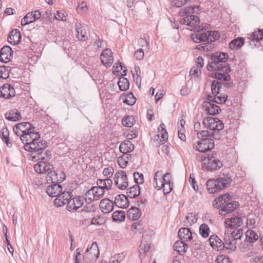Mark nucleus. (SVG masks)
<instances>
[{
  "instance_id": "1",
  "label": "nucleus",
  "mask_w": 263,
  "mask_h": 263,
  "mask_svg": "<svg viewBox=\"0 0 263 263\" xmlns=\"http://www.w3.org/2000/svg\"><path fill=\"white\" fill-rule=\"evenodd\" d=\"M34 169L37 174H46V181L48 182H62L65 178V174L61 172L59 175L53 170V165L46 161H39L34 165Z\"/></svg>"
},
{
  "instance_id": "2",
  "label": "nucleus",
  "mask_w": 263,
  "mask_h": 263,
  "mask_svg": "<svg viewBox=\"0 0 263 263\" xmlns=\"http://www.w3.org/2000/svg\"><path fill=\"white\" fill-rule=\"evenodd\" d=\"M228 55L224 52H216L211 56L212 61L206 66L209 71H221L229 73L231 71L229 65L226 63Z\"/></svg>"
},
{
  "instance_id": "3",
  "label": "nucleus",
  "mask_w": 263,
  "mask_h": 263,
  "mask_svg": "<svg viewBox=\"0 0 263 263\" xmlns=\"http://www.w3.org/2000/svg\"><path fill=\"white\" fill-rule=\"evenodd\" d=\"M211 134L213 133H209L208 130L198 132L197 136L200 140L194 144L193 148L200 152H205L212 149L214 147V139Z\"/></svg>"
},
{
  "instance_id": "4",
  "label": "nucleus",
  "mask_w": 263,
  "mask_h": 263,
  "mask_svg": "<svg viewBox=\"0 0 263 263\" xmlns=\"http://www.w3.org/2000/svg\"><path fill=\"white\" fill-rule=\"evenodd\" d=\"M202 124L204 127L211 131H208L213 138L216 140H219L221 137L220 131L223 129L224 124L220 120L212 117H208L203 119Z\"/></svg>"
},
{
  "instance_id": "5",
  "label": "nucleus",
  "mask_w": 263,
  "mask_h": 263,
  "mask_svg": "<svg viewBox=\"0 0 263 263\" xmlns=\"http://www.w3.org/2000/svg\"><path fill=\"white\" fill-rule=\"evenodd\" d=\"M243 236V230L241 228L235 229L232 232L227 230L224 233L225 245L227 250L232 251L236 249L237 240L240 239Z\"/></svg>"
},
{
  "instance_id": "6",
  "label": "nucleus",
  "mask_w": 263,
  "mask_h": 263,
  "mask_svg": "<svg viewBox=\"0 0 263 263\" xmlns=\"http://www.w3.org/2000/svg\"><path fill=\"white\" fill-rule=\"evenodd\" d=\"M31 136L32 143L25 146V149L29 152H38L44 149L47 146V143L46 141L40 140V134L39 132H34V130L29 132Z\"/></svg>"
},
{
  "instance_id": "7",
  "label": "nucleus",
  "mask_w": 263,
  "mask_h": 263,
  "mask_svg": "<svg viewBox=\"0 0 263 263\" xmlns=\"http://www.w3.org/2000/svg\"><path fill=\"white\" fill-rule=\"evenodd\" d=\"M210 25L208 24H202L195 27L196 32L192 33L191 35V39L195 43H208V37L207 36L206 32H203L204 30L209 28Z\"/></svg>"
},
{
  "instance_id": "8",
  "label": "nucleus",
  "mask_w": 263,
  "mask_h": 263,
  "mask_svg": "<svg viewBox=\"0 0 263 263\" xmlns=\"http://www.w3.org/2000/svg\"><path fill=\"white\" fill-rule=\"evenodd\" d=\"M223 165L221 161L218 159L215 154H212L207 156V161L202 162V166L208 171H217L220 169Z\"/></svg>"
},
{
  "instance_id": "9",
  "label": "nucleus",
  "mask_w": 263,
  "mask_h": 263,
  "mask_svg": "<svg viewBox=\"0 0 263 263\" xmlns=\"http://www.w3.org/2000/svg\"><path fill=\"white\" fill-rule=\"evenodd\" d=\"M173 182L171 173L163 175L162 180H160V184L155 187L157 190L162 189L164 194L170 193L173 189Z\"/></svg>"
},
{
  "instance_id": "10",
  "label": "nucleus",
  "mask_w": 263,
  "mask_h": 263,
  "mask_svg": "<svg viewBox=\"0 0 263 263\" xmlns=\"http://www.w3.org/2000/svg\"><path fill=\"white\" fill-rule=\"evenodd\" d=\"M263 39V30L258 29L252 33L248 34L246 38V43L248 44L252 48L258 47L259 41Z\"/></svg>"
},
{
  "instance_id": "11",
  "label": "nucleus",
  "mask_w": 263,
  "mask_h": 263,
  "mask_svg": "<svg viewBox=\"0 0 263 263\" xmlns=\"http://www.w3.org/2000/svg\"><path fill=\"white\" fill-rule=\"evenodd\" d=\"M100 252L97 242H93L89 248H88L84 255V258L87 262L96 261L99 256Z\"/></svg>"
},
{
  "instance_id": "12",
  "label": "nucleus",
  "mask_w": 263,
  "mask_h": 263,
  "mask_svg": "<svg viewBox=\"0 0 263 263\" xmlns=\"http://www.w3.org/2000/svg\"><path fill=\"white\" fill-rule=\"evenodd\" d=\"M114 180L115 185L119 189L125 190L128 185L126 174L123 171H119L115 174Z\"/></svg>"
},
{
  "instance_id": "13",
  "label": "nucleus",
  "mask_w": 263,
  "mask_h": 263,
  "mask_svg": "<svg viewBox=\"0 0 263 263\" xmlns=\"http://www.w3.org/2000/svg\"><path fill=\"white\" fill-rule=\"evenodd\" d=\"M243 224V219L238 215H233L225 219L224 226L227 229H233L240 227Z\"/></svg>"
},
{
  "instance_id": "14",
  "label": "nucleus",
  "mask_w": 263,
  "mask_h": 263,
  "mask_svg": "<svg viewBox=\"0 0 263 263\" xmlns=\"http://www.w3.org/2000/svg\"><path fill=\"white\" fill-rule=\"evenodd\" d=\"M72 197V195H71V193H70L68 191H63L62 190V193H60V194L54 200V204L57 207H60L66 203L68 204V202L70 199H71Z\"/></svg>"
},
{
  "instance_id": "15",
  "label": "nucleus",
  "mask_w": 263,
  "mask_h": 263,
  "mask_svg": "<svg viewBox=\"0 0 263 263\" xmlns=\"http://www.w3.org/2000/svg\"><path fill=\"white\" fill-rule=\"evenodd\" d=\"M34 129V126L29 122L20 123L13 127V132L17 136Z\"/></svg>"
},
{
  "instance_id": "16",
  "label": "nucleus",
  "mask_w": 263,
  "mask_h": 263,
  "mask_svg": "<svg viewBox=\"0 0 263 263\" xmlns=\"http://www.w3.org/2000/svg\"><path fill=\"white\" fill-rule=\"evenodd\" d=\"M209 241L210 246L215 250L221 251L224 248L227 249V246L224 243V238L223 241H222L217 235H213L210 236Z\"/></svg>"
},
{
  "instance_id": "17",
  "label": "nucleus",
  "mask_w": 263,
  "mask_h": 263,
  "mask_svg": "<svg viewBox=\"0 0 263 263\" xmlns=\"http://www.w3.org/2000/svg\"><path fill=\"white\" fill-rule=\"evenodd\" d=\"M14 88L10 84H4L0 87V97L8 99L15 96Z\"/></svg>"
},
{
  "instance_id": "18",
  "label": "nucleus",
  "mask_w": 263,
  "mask_h": 263,
  "mask_svg": "<svg viewBox=\"0 0 263 263\" xmlns=\"http://www.w3.org/2000/svg\"><path fill=\"white\" fill-rule=\"evenodd\" d=\"M60 182L59 181L58 182L52 183V184L47 186L46 193L49 196L57 198L62 193V190H63L62 185L58 184Z\"/></svg>"
},
{
  "instance_id": "19",
  "label": "nucleus",
  "mask_w": 263,
  "mask_h": 263,
  "mask_svg": "<svg viewBox=\"0 0 263 263\" xmlns=\"http://www.w3.org/2000/svg\"><path fill=\"white\" fill-rule=\"evenodd\" d=\"M113 53L110 49H106L101 54V61L103 64L110 66L114 62Z\"/></svg>"
},
{
  "instance_id": "20",
  "label": "nucleus",
  "mask_w": 263,
  "mask_h": 263,
  "mask_svg": "<svg viewBox=\"0 0 263 263\" xmlns=\"http://www.w3.org/2000/svg\"><path fill=\"white\" fill-rule=\"evenodd\" d=\"M83 204V199L80 196L70 199L67 204V209L69 211L77 210Z\"/></svg>"
},
{
  "instance_id": "21",
  "label": "nucleus",
  "mask_w": 263,
  "mask_h": 263,
  "mask_svg": "<svg viewBox=\"0 0 263 263\" xmlns=\"http://www.w3.org/2000/svg\"><path fill=\"white\" fill-rule=\"evenodd\" d=\"M12 54L13 51L9 46H4L1 48L0 51V61L3 63H7L11 60Z\"/></svg>"
},
{
  "instance_id": "22",
  "label": "nucleus",
  "mask_w": 263,
  "mask_h": 263,
  "mask_svg": "<svg viewBox=\"0 0 263 263\" xmlns=\"http://www.w3.org/2000/svg\"><path fill=\"white\" fill-rule=\"evenodd\" d=\"M238 206V202L235 201L227 203L223 205V207L219 210V213L222 216H224L226 214L234 211V210Z\"/></svg>"
},
{
  "instance_id": "23",
  "label": "nucleus",
  "mask_w": 263,
  "mask_h": 263,
  "mask_svg": "<svg viewBox=\"0 0 263 263\" xmlns=\"http://www.w3.org/2000/svg\"><path fill=\"white\" fill-rule=\"evenodd\" d=\"M114 203L108 198H105L101 200L100 208L104 213H108L113 210Z\"/></svg>"
},
{
  "instance_id": "24",
  "label": "nucleus",
  "mask_w": 263,
  "mask_h": 263,
  "mask_svg": "<svg viewBox=\"0 0 263 263\" xmlns=\"http://www.w3.org/2000/svg\"><path fill=\"white\" fill-rule=\"evenodd\" d=\"M202 106L205 111L210 115H216L221 110L218 105L210 102H203Z\"/></svg>"
},
{
  "instance_id": "25",
  "label": "nucleus",
  "mask_w": 263,
  "mask_h": 263,
  "mask_svg": "<svg viewBox=\"0 0 263 263\" xmlns=\"http://www.w3.org/2000/svg\"><path fill=\"white\" fill-rule=\"evenodd\" d=\"M22 36L18 29L12 30L8 37V41L12 45H15L20 43Z\"/></svg>"
},
{
  "instance_id": "26",
  "label": "nucleus",
  "mask_w": 263,
  "mask_h": 263,
  "mask_svg": "<svg viewBox=\"0 0 263 263\" xmlns=\"http://www.w3.org/2000/svg\"><path fill=\"white\" fill-rule=\"evenodd\" d=\"M44 149L39 151L38 152H32L36 153V155L33 156V158H37L39 161L48 162L51 157V152L49 150H46L43 152Z\"/></svg>"
},
{
  "instance_id": "27",
  "label": "nucleus",
  "mask_w": 263,
  "mask_h": 263,
  "mask_svg": "<svg viewBox=\"0 0 263 263\" xmlns=\"http://www.w3.org/2000/svg\"><path fill=\"white\" fill-rule=\"evenodd\" d=\"M128 198L129 197L127 196L119 194L116 197L114 203L119 208H126L128 206L129 203Z\"/></svg>"
},
{
  "instance_id": "28",
  "label": "nucleus",
  "mask_w": 263,
  "mask_h": 263,
  "mask_svg": "<svg viewBox=\"0 0 263 263\" xmlns=\"http://www.w3.org/2000/svg\"><path fill=\"white\" fill-rule=\"evenodd\" d=\"M217 179H209L206 182V189L209 193L214 194L221 190Z\"/></svg>"
},
{
  "instance_id": "29",
  "label": "nucleus",
  "mask_w": 263,
  "mask_h": 263,
  "mask_svg": "<svg viewBox=\"0 0 263 263\" xmlns=\"http://www.w3.org/2000/svg\"><path fill=\"white\" fill-rule=\"evenodd\" d=\"M179 238L183 241L191 240L192 238V233L187 228H182L179 229L178 233Z\"/></svg>"
},
{
  "instance_id": "30",
  "label": "nucleus",
  "mask_w": 263,
  "mask_h": 263,
  "mask_svg": "<svg viewBox=\"0 0 263 263\" xmlns=\"http://www.w3.org/2000/svg\"><path fill=\"white\" fill-rule=\"evenodd\" d=\"M141 216V212L137 207L132 206L127 212V218L132 220H136Z\"/></svg>"
},
{
  "instance_id": "31",
  "label": "nucleus",
  "mask_w": 263,
  "mask_h": 263,
  "mask_svg": "<svg viewBox=\"0 0 263 263\" xmlns=\"http://www.w3.org/2000/svg\"><path fill=\"white\" fill-rule=\"evenodd\" d=\"M134 145L129 140L122 142L119 146L120 152L124 154H126L132 152L134 149Z\"/></svg>"
},
{
  "instance_id": "32",
  "label": "nucleus",
  "mask_w": 263,
  "mask_h": 263,
  "mask_svg": "<svg viewBox=\"0 0 263 263\" xmlns=\"http://www.w3.org/2000/svg\"><path fill=\"white\" fill-rule=\"evenodd\" d=\"M76 30L77 32V37L81 41H85L87 37V31L85 27L81 23H77L76 24Z\"/></svg>"
},
{
  "instance_id": "33",
  "label": "nucleus",
  "mask_w": 263,
  "mask_h": 263,
  "mask_svg": "<svg viewBox=\"0 0 263 263\" xmlns=\"http://www.w3.org/2000/svg\"><path fill=\"white\" fill-rule=\"evenodd\" d=\"M245 43V39L242 37H238L229 43V48L232 50H237L241 48Z\"/></svg>"
},
{
  "instance_id": "34",
  "label": "nucleus",
  "mask_w": 263,
  "mask_h": 263,
  "mask_svg": "<svg viewBox=\"0 0 263 263\" xmlns=\"http://www.w3.org/2000/svg\"><path fill=\"white\" fill-rule=\"evenodd\" d=\"M98 187L101 188L103 191L104 190H109L112 184V181L109 178L100 179L97 181Z\"/></svg>"
},
{
  "instance_id": "35",
  "label": "nucleus",
  "mask_w": 263,
  "mask_h": 263,
  "mask_svg": "<svg viewBox=\"0 0 263 263\" xmlns=\"http://www.w3.org/2000/svg\"><path fill=\"white\" fill-rule=\"evenodd\" d=\"M5 118L12 121L19 120L21 118L20 112L16 109H13L7 112L5 115Z\"/></svg>"
},
{
  "instance_id": "36",
  "label": "nucleus",
  "mask_w": 263,
  "mask_h": 263,
  "mask_svg": "<svg viewBox=\"0 0 263 263\" xmlns=\"http://www.w3.org/2000/svg\"><path fill=\"white\" fill-rule=\"evenodd\" d=\"M199 7V6L196 5L185 7L180 10L179 14L181 16H188L190 14L195 13L196 12L195 9L198 11Z\"/></svg>"
},
{
  "instance_id": "37",
  "label": "nucleus",
  "mask_w": 263,
  "mask_h": 263,
  "mask_svg": "<svg viewBox=\"0 0 263 263\" xmlns=\"http://www.w3.org/2000/svg\"><path fill=\"white\" fill-rule=\"evenodd\" d=\"M217 180L219 184V188H221L222 190L231 183L232 179L229 175H223L217 178Z\"/></svg>"
},
{
  "instance_id": "38",
  "label": "nucleus",
  "mask_w": 263,
  "mask_h": 263,
  "mask_svg": "<svg viewBox=\"0 0 263 263\" xmlns=\"http://www.w3.org/2000/svg\"><path fill=\"white\" fill-rule=\"evenodd\" d=\"M127 196L130 198H134L140 194V186L135 184L127 190Z\"/></svg>"
},
{
  "instance_id": "39",
  "label": "nucleus",
  "mask_w": 263,
  "mask_h": 263,
  "mask_svg": "<svg viewBox=\"0 0 263 263\" xmlns=\"http://www.w3.org/2000/svg\"><path fill=\"white\" fill-rule=\"evenodd\" d=\"M187 246L183 241H177L174 245V250L180 255H183L186 251Z\"/></svg>"
},
{
  "instance_id": "40",
  "label": "nucleus",
  "mask_w": 263,
  "mask_h": 263,
  "mask_svg": "<svg viewBox=\"0 0 263 263\" xmlns=\"http://www.w3.org/2000/svg\"><path fill=\"white\" fill-rule=\"evenodd\" d=\"M9 132L7 127H5L1 130V137L8 147L12 146V143L10 141Z\"/></svg>"
},
{
  "instance_id": "41",
  "label": "nucleus",
  "mask_w": 263,
  "mask_h": 263,
  "mask_svg": "<svg viewBox=\"0 0 263 263\" xmlns=\"http://www.w3.org/2000/svg\"><path fill=\"white\" fill-rule=\"evenodd\" d=\"M164 127L165 125L163 123L160 124L158 128L159 134L157 135L160 138V141L163 143L166 142L168 139V134Z\"/></svg>"
},
{
  "instance_id": "42",
  "label": "nucleus",
  "mask_w": 263,
  "mask_h": 263,
  "mask_svg": "<svg viewBox=\"0 0 263 263\" xmlns=\"http://www.w3.org/2000/svg\"><path fill=\"white\" fill-rule=\"evenodd\" d=\"M149 249L150 245L143 238L140 245L139 257L140 258L144 257L145 253L149 251Z\"/></svg>"
},
{
  "instance_id": "43",
  "label": "nucleus",
  "mask_w": 263,
  "mask_h": 263,
  "mask_svg": "<svg viewBox=\"0 0 263 263\" xmlns=\"http://www.w3.org/2000/svg\"><path fill=\"white\" fill-rule=\"evenodd\" d=\"M112 220L114 221L120 222L123 221L125 218V213L123 211H116L112 215Z\"/></svg>"
},
{
  "instance_id": "44",
  "label": "nucleus",
  "mask_w": 263,
  "mask_h": 263,
  "mask_svg": "<svg viewBox=\"0 0 263 263\" xmlns=\"http://www.w3.org/2000/svg\"><path fill=\"white\" fill-rule=\"evenodd\" d=\"M119 87L121 91H125L128 89L129 82L126 78L121 77L118 83Z\"/></svg>"
},
{
  "instance_id": "45",
  "label": "nucleus",
  "mask_w": 263,
  "mask_h": 263,
  "mask_svg": "<svg viewBox=\"0 0 263 263\" xmlns=\"http://www.w3.org/2000/svg\"><path fill=\"white\" fill-rule=\"evenodd\" d=\"M18 137H19V139L22 142V143L24 144V148L25 145L32 143V141L31 140V136L29 133V132L23 134Z\"/></svg>"
},
{
  "instance_id": "46",
  "label": "nucleus",
  "mask_w": 263,
  "mask_h": 263,
  "mask_svg": "<svg viewBox=\"0 0 263 263\" xmlns=\"http://www.w3.org/2000/svg\"><path fill=\"white\" fill-rule=\"evenodd\" d=\"M213 78H215L217 80H222L223 81H229L231 77L228 73L223 72H215L213 74Z\"/></svg>"
},
{
  "instance_id": "47",
  "label": "nucleus",
  "mask_w": 263,
  "mask_h": 263,
  "mask_svg": "<svg viewBox=\"0 0 263 263\" xmlns=\"http://www.w3.org/2000/svg\"><path fill=\"white\" fill-rule=\"evenodd\" d=\"M214 48V45L212 44H209V43H202L201 44L198 45L195 49L199 50L200 51H210L212 50Z\"/></svg>"
},
{
  "instance_id": "48",
  "label": "nucleus",
  "mask_w": 263,
  "mask_h": 263,
  "mask_svg": "<svg viewBox=\"0 0 263 263\" xmlns=\"http://www.w3.org/2000/svg\"><path fill=\"white\" fill-rule=\"evenodd\" d=\"M210 232V228L206 223H203L200 225L199 233L203 238H207L209 235Z\"/></svg>"
},
{
  "instance_id": "49",
  "label": "nucleus",
  "mask_w": 263,
  "mask_h": 263,
  "mask_svg": "<svg viewBox=\"0 0 263 263\" xmlns=\"http://www.w3.org/2000/svg\"><path fill=\"white\" fill-rule=\"evenodd\" d=\"M188 18L189 20L188 22V26L191 27H197L200 22L199 18L194 15H188Z\"/></svg>"
},
{
  "instance_id": "50",
  "label": "nucleus",
  "mask_w": 263,
  "mask_h": 263,
  "mask_svg": "<svg viewBox=\"0 0 263 263\" xmlns=\"http://www.w3.org/2000/svg\"><path fill=\"white\" fill-rule=\"evenodd\" d=\"M144 230L143 223L140 222H134L131 228V230L135 233H141Z\"/></svg>"
},
{
  "instance_id": "51",
  "label": "nucleus",
  "mask_w": 263,
  "mask_h": 263,
  "mask_svg": "<svg viewBox=\"0 0 263 263\" xmlns=\"http://www.w3.org/2000/svg\"><path fill=\"white\" fill-rule=\"evenodd\" d=\"M207 36L208 37V43L211 44L212 42L218 40L219 37V34L217 31H206Z\"/></svg>"
},
{
  "instance_id": "52",
  "label": "nucleus",
  "mask_w": 263,
  "mask_h": 263,
  "mask_svg": "<svg viewBox=\"0 0 263 263\" xmlns=\"http://www.w3.org/2000/svg\"><path fill=\"white\" fill-rule=\"evenodd\" d=\"M97 209V206L95 203H92V202L87 201L82 211L88 213H91L95 212Z\"/></svg>"
},
{
  "instance_id": "53",
  "label": "nucleus",
  "mask_w": 263,
  "mask_h": 263,
  "mask_svg": "<svg viewBox=\"0 0 263 263\" xmlns=\"http://www.w3.org/2000/svg\"><path fill=\"white\" fill-rule=\"evenodd\" d=\"M135 121V119L133 116H127L122 119V124L124 126L131 127Z\"/></svg>"
},
{
  "instance_id": "54",
  "label": "nucleus",
  "mask_w": 263,
  "mask_h": 263,
  "mask_svg": "<svg viewBox=\"0 0 263 263\" xmlns=\"http://www.w3.org/2000/svg\"><path fill=\"white\" fill-rule=\"evenodd\" d=\"M136 101V98L135 97L133 92L128 93L125 97L124 102L129 105H134Z\"/></svg>"
},
{
  "instance_id": "55",
  "label": "nucleus",
  "mask_w": 263,
  "mask_h": 263,
  "mask_svg": "<svg viewBox=\"0 0 263 263\" xmlns=\"http://www.w3.org/2000/svg\"><path fill=\"white\" fill-rule=\"evenodd\" d=\"M11 68L9 66H0V78L6 79L8 77L9 71Z\"/></svg>"
},
{
  "instance_id": "56",
  "label": "nucleus",
  "mask_w": 263,
  "mask_h": 263,
  "mask_svg": "<svg viewBox=\"0 0 263 263\" xmlns=\"http://www.w3.org/2000/svg\"><path fill=\"white\" fill-rule=\"evenodd\" d=\"M92 189H96L93 192V195L96 199V200H99L103 196L104 194V191H103L101 188H99L98 186H93Z\"/></svg>"
},
{
  "instance_id": "57",
  "label": "nucleus",
  "mask_w": 263,
  "mask_h": 263,
  "mask_svg": "<svg viewBox=\"0 0 263 263\" xmlns=\"http://www.w3.org/2000/svg\"><path fill=\"white\" fill-rule=\"evenodd\" d=\"M135 182L136 184H142L144 182V177L142 173L135 172L133 174Z\"/></svg>"
},
{
  "instance_id": "58",
  "label": "nucleus",
  "mask_w": 263,
  "mask_h": 263,
  "mask_svg": "<svg viewBox=\"0 0 263 263\" xmlns=\"http://www.w3.org/2000/svg\"><path fill=\"white\" fill-rule=\"evenodd\" d=\"M95 189H92V187L88 190L85 194V200L86 202L90 201L92 202L96 201V199L93 195V192L95 190Z\"/></svg>"
},
{
  "instance_id": "59",
  "label": "nucleus",
  "mask_w": 263,
  "mask_h": 263,
  "mask_svg": "<svg viewBox=\"0 0 263 263\" xmlns=\"http://www.w3.org/2000/svg\"><path fill=\"white\" fill-rule=\"evenodd\" d=\"M138 45L144 50L149 49V42L145 39L140 37L138 41Z\"/></svg>"
},
{
  "instance_id": "60",
  "label": "nucleus",
  "mask_w": 263,
  "mask_h": 263,
  "mask_svg": "<svg viewBox=\"0 0 263 263\" xmlns=\"http://www.w3.org/2000/svg\"><path fill=\"white\" fill-rule=\"evenodd\" d=\"M114 68L116 70L117 72L120 71L121 70H123V73L121 74L123 76L126 74L127 69L124 66V64L121 62L116 63L115 65L114 66Z\"/></svg>"
},
{
  "instance_id": "61",
  "label": "nucleus",
  "mask_w": 263,
  "mask_h": 263,
  "mask_svg": "<svg viewBox=\"0 0 263 263\" xmlns=\"http://www.w3.org/2000/svg\"><path fill=\"white\" fill-rule=\"evenodd\" d=\"M215 103H224L228 98V96L226 94H220L217 95L215 96Z\"/></svg>"
},
{
  "instance_id": "62",
  "label": "nucleus",
  "mask_w": 263,
  "mask_h": 263,
  "mask_svg": "<svg viewBox=\"0 0 263 263\" xmlns=\"http://www.w3.org/2000/svg\"><path fill=\"white\" fill-rule=\"evenodd\" d=\"M189 1L190 0H173L171 4L173 6L179 8L189 3Z\"/></svg>"
},
{
  "instance_id": "63",
  "label": "nucleus",
  "mask_w": 263,
  "mask_h": 263,
  "mask_svg": "<svg viewBox=\"0 0 263 263\" xmlns=\"http://www.w3.org/2000/svg\"><path fill=\"white\" fill-rule=\"evenodd\" d=\"M162 171H157L155 173L153 182L155 187L158 185V180H162Z\"/></svg>"
},
{
  "instance_id": "64",
  "label": "nucleus",
  "mask_w": 263,
  "mask_h": 263,
  "mask_svg": "<svg viewBox=\"0 0 263 263\" xmlns=\"http://www.w3.org/2000/svg\"><path fill=\"white\" fill-rule=\"evenodd\" d=\"M216 263H232L230 258L224 255L219 256L216 260Z\"/></svg>"
}]
</instances>
